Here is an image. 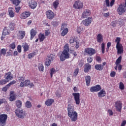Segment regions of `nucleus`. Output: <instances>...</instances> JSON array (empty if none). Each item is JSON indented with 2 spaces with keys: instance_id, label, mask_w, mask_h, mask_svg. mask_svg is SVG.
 Returning <instances> with one entry per match:
<instances>
[{
  "instance_id": "28",
  "label": "nucleus",
  "mask_w": 126,
  "mask_h": 126,
  "mask_svg": "<svg viewBox=\"0 0 126 126\" xmlns=\"http://www.w3.org/2000/svg\"><path fill=\"white\" fill-rule=\"evenodd\" d=\"M35 36H36V31L32 29L31 31V40H32Z\"/></svg>"
},
{
  "instance_id": "29",
  "label": "nucleus",
  "mask_w": 126,
  "mask_h": 126,
  "mask_svg": "<svg viewBox=\"0 0 126 126\" xmlns=\"http://www.w3.org/2000/svg\"><path fill=\"white\" fill-rule=\"evenodd\" d=\"M6 54V49L4 48L1 49L0 51V59L2 56V55L3 57H4V56H5Z\"/></svg>"
},
{
  "instance_id": "41",
  "label": "nucleus",
  "mask_w": 126,
  "mask_h": 126,
  "mask_svg": "<svg viewBox=\"0 0 126 126\" xmlns=\"http://www.w3.org/2000/svg\"><path fill=\"white\" fill-rule=\"evenodd\" d=\"M9 28L10 30H14V28H15V24L14 23H11L9 24Z\"/></svg>"
},
{
  "instance_id": "53",
  "label": "nucleus",
  "mask_w": 126,
  "mask_h": 126,
  "mask_svg": "<svg viewBox=\"0 0 126 126\" xmlns=\"http://www.w3.org/2000/svg\"><path fill=\"white\" fill-rule=\"evenodd\" d=\"M6 80H1L0 81V85H3V84H6Z\"/></svg>"
},
{
  "instance_id": "20",
  "label": "nucleus",
  "mask_w": 126,
  "mask_h": 126,
  "mask_svg": "<svg viewBox=\"0 0 126 126\" xmlns=\"http://www.w3.org/2000/svg\"><path fill=\"white\" fill-rule=\"evenodd\" d=\"M29 16H30V13L28 12H25L21 14V18L22 19H25V18H27Z\"/></svg>"
},
{
  "instance_id": "37",
  "label": "nucleus",
  "mask_w": 126,
  "mask_h": 126,
  "mask_svg": "<svg viewBox=\"0 0 126 126\" xmlns=\"http://www.w3.org/2000/svg\"><path fill=\"white\" fill-rule=\"evenodd\" d=\"M23 47L24 48V52H27L28 50H29V46L27 43H26L23 45Z\"/></svg>"
},
{
  "instance_id": "50",
  "label": "nucleus",
  "mask_w": 126,
  "mask_h": 126,
  "mask_svg": "<svg viewBox=\"0 0 126 126\" xmlns=\"http://www.w3.org/2000/svg\"><path fill=\"white\" fill-rule=\"evenodd\" d=\"M6 55L8 57H10V56L12 55V50H11V49H9V52L6 53Z\"/></svg>"
},
{
  "instance_id": "59",
  "label": "nucleus",
  "mask_w": 126,
  "mask_h": 126,
  "mask_svg": "<svg viewBox=\"0 0 126 126\" xmlns=\"http://www.w3.org/2000/svg\"><path fill=\"white\" fill-rule=\"evenodd\" d=\"M17 51L19 53L21 52V45H18L17 46Z\"/></svg>"
},
{
  "instance_id": "15",
  "label": "nucleus",
  "mask_w": 126,
  "mask_h": 126,
  "mask_svg": "<svg viewBox=\"0 0 126 126\" xmlns=\"http://www.w3.org/2000/svg\"><path fill=\"white\" fill-rule=\"evenodd\" d=\"M30 7L32 9H34L37 6V2L34 0H32L29 2Z\"/></svg>"
},
{
  "instance_id": "61",
  "label": "nucleus",
  "mask_w": 126,
  "mask_h": 126,
  "mask_svg": "<svg viewBox=\"0 0 126 126\" xmlns=\"http://www.w3.org/2000/svg\"><path fill=\"white\" fill-rule=\"evenodd\" d=\"M103 16L104 17H109V16H110V13L107 12V13H104L103 14Z\"/></svg>"
},
{
  "instance_id": "5",
  "label": "nucleus",
  "mask_w": 126,
  "mask_h": 126,
  "mask_svg": "<svg viewBox=\"0 0 126 126\" xmlns=\"http://www.w3.org/2000/svg\"><path fill=\"white\" fill-rule=\"evenodd\" d=\"M126 11V0H125V3L124 5H120L117 9V12L119 15H122Z\"/></svg>"
},
{
  "instance_id": "26",
  "label": "nucleus",
  "mask_w": 126,
  "mask_h": 126,
  "mask_svg": "<svg viewBox=\"0 0 126 126\" xmlns=\"http://www.w3.org/2000/svg\"><path fill=\"white\" fill-rule=\"evenodd\" d=\"M85 80L86 82V85L87 86H89L90 85V82L91 81V77L90 76H87L85 77Z\"/></svg>"
},
{
  "instance_id": "2",
  "label": "nucleus",
  "mask_w": 126,
  "mask_h": 126,
  "mask_svg": "<svg viewBox=\"0 0 126 126\" xmlns=\"http://www.w3.org/2000/svg\"><path fill=\"white\" fill-rule=\"evenodd\" d=\"M68 52H69V46L67 44L64 46V50L60 56L61 62H63L65 61L66 59L69 58V53H68Z\"/></svg>"
},
{
  "instance_id": "46",
  "label": "nucleus",
  "mask_w": 126,
  "mask_h": 126,
  "mask_svg": "<svg viewBox=\"0 0 126 126\" xmlns=\"http://www.w3.org/2000/svg\"><path fill=\"white\" fill-rule=\"evenodd\" d=\"M9 48H10V49H12V50H14V49H15V42H13L12 44H10L9 45Z\"/></svg>"
},
{
  "instance_id": "57",
  "label": "nucleus",
  "mask_w": 126,
  "mask_h": 126,
  "mask_svg": "<svg viewBox=\"0 0 126 126\" xmlns=\"http://www.w3.org/2000/svg\"><path fill=\"white\" fill-rule=\"evenodd\" d=\"M25 78H24V77H19L18 78V80H19V81H20V82H21V81H24V80H25Z\"/></svg>"
},
{
  "instance_id": "60",
  "label": "nucleus",
  "mask_w": 126,
  "mask_h": 126,
  "mask_svg": "<svg viewBox=\"0 0 126 126\" xmlns=\"http://www.w3.org/2000/svg\"><path fill=\"white\" fill-rule=\"evenodd\" d=\"M87 61L90 63H92L93 59H92V58L89 57V58H88Z\"/></svg>"
},
{
  "instance_id": "18",
  "label": "nucleus",
  "mask_w": 126,
  "mask_h": 126,
  "mask_svg": "<svg viewBox=\"0 0 126 126\" xmlns=\"http://www.w3.org/2000/svg\"><path fill=\"white\" fill-rule=\"evenodd\" d=\"M24 83L25 87L30 86L31 88L34 87V84H33V83H31L29 80H26L25 82H24Z\"/></svg>"
},
{
  "instance_id": "47",
  "label": "nucleus",
  "mask_w": 126,
  "mask_h": 126,
  "mask_svg": "<svg viewBox=\"0 0 126 126\" xmlns=\"http://www.w3.org/2000/svg\"><path fill=\"white\" fill-rule=\"evenodd\" d=\"M50 71L51 77H53V74H54L55 72H56V69L52 68L51 69Z\"/></svg>"
},
{
  "instance_id": "34",
  "label": "nucleus",
  "mask_w": 126,
  "mask_h": 126,
  "mask_svg": "<svg viewBox=\"0 0 126 126\" xmlns=\"http://www.w3.org/2000/svg\"><path fill=\"white\" fill-rule=\"evenodd\" d=\"M9 34V32H8V30L5 28L3 30V32H2V36H6V35H8Z\"/></svg>"
},
{
  "instance_id": "6",
  "label": "nucleus",
  "mask_w": 126,
  "mask_h": 126,
  "mask_svg": "<svg viewBox=\"0 0 126 126\" xmlns=\"http://www.w3.org/2000/svg\"><path fill=\"white\" fill-rule=\"evenodd\" d=\"M96 53V50L92 48H86L85 49L84 55H89V56H93Z\"/></svg>"
},
{
  "instance_id": "11",
  "label": "nucleus",
  "mask_w": 126,
  "mask_h": 126,
  "mask_svg": "<svg viewBox=\"0 0 126 126\" xmlns=\"http://www.w3.org/2000/svg\"><path fill=\"white\" fill-rule=\"evenodd\" d=\"M91 22H92V18L89 17L88 19L83 20L82 23H83L85 26H89V25L91 24Z\"/></svg>"
},
{
  "instance_id": "33",
  "label": "nucleus",
  "mask_w": 126,
  "mask_h": 126,
  "mask_svg": "<svg viewBox=\"0 0 126 126\" xmlns=\"http://www.w3.org/2000/svg\"><path fill=\"white\" fill-rule=\"evenodd\" d=\"M40 42H43L45 40V35L43 34H39L38 35Z\"/></svg>"
},
{
  "instance_id": "21",
  "label": "nucleus",
  "mask_w": 126,
  "mask_h": 126,
  "mask_svg": "<svg viewBox=\"0 0 126 126\" xmlns=\"http://www.w3.org/2000/svg\"><path fill=\"white\" fill-rule=\"evenodd\" d=\"M54 102L55 100L54 99H48L45 101V104L46 106L49 107V106H51Z\"/></svg>"
},
{
  "instance_id": "43",
  "label": "nucleus",
  "mask_w": 126,
  "mask_h": 126,
  "mask_svg": "<svg viewBox=\"0 0 126 126\" xmlns=\"http://www.w3.org/2000/svg\"><path fill=\"white\" fill-rule=\"evenodd\" d=\"M121 62H122V56H120L118 59L116 61V65H119V63H121Z\"/></svg>"
},
{
  "instance_id": "9",
  "label": "nucleus",
  "mask_w": 126,
  "mask_h": 126,
  "mask_svg": "<svg viewBox=\"0 0 126 126\" xmlns=\"http://www.w3.org/2000/svg\"><path fill=\"white\" fill-rule=\"evenodd\" d=\"M73 96L76 105L80 104V94L79 93H73Z\"/></svg>"
},
{
  "instance_id": "22",
  "label": "nucleus",
  "mask_w": 126,
  "mask_h": 126,
  "mask_svg": "<svg viewBox=\"0 0 126 126\" xmlns=\"http://www.w3.org/2000/svg\"><path fill=\"white\" fill-rule=\"evenodd\" d=\"M90 69H91V65L89 63H87L85 64L84 67V72H88Z\"/></svg>"
},
{
  "instance_id": "19",
  "label": "nucleus",
  "mask_w": 126,
  "mask_h": 126,
  "mask_svg": "<svg viewBox=\"0 0 126 126\" xmlns=\"http://www.w3.org/2000/svg\"><path fill=\"white\" fill-rule=\"evenodd\" d=\"M115 107L117 110H118V111H119V112H121V111L122 110V102L121 101L116 102Z\"/></svg>"
},
{
  "instance_id": "51",
  "label": "nucleus",
  "mask_w": 126,
  "mask_h": 126,
  "mask_svg": "<svg viewBox=\"0 0 126 126\" xmlns=\"http://www.w3.org/2000/svg\"><path fill=\"white\" fill-rule=\"evenodd\" d=\"M74 41H75V38L74 37H71L69 40L70 44H72L73 43H74Z\"/></svg>"
},
{
  "instance_id": "42",
  "label": "nucleus",
  "mask_w": 126,
  "mask_h": 126,
  "mask_svg": "<svg viewBox=\"0 0 126 126\" xmlns=\"http://www.w3.org/2000/svg\"><path fill=\"white\" fill-rule=\"evenodd\" d=\"M38 67L39 71H44V66L42 64H39L38 65Z\"/></svg>"
},
{
  "instance_id": "55",
  "label": "nucleus",
  "mask_w": 126,
  "mask_h": 126,
  "mask_svg": "<svg viewBox=\"0 0 126 126\" xmlns=\"http://www.w3.org/2000/svg\"><path fill=\"white\" fill-rule=\"evenodd\" d=\"M105 2L106 6H108V7L110 6V0H105Z\"/></svg>"
},
{
  "instance_id": "40",
  "label": "nucleus",
  "mask_w": 126,
  "mask_h": 126,
  "mask_svg": "<svg viewBox=\"0 0 126 126\" xmlns=\"http://www.w3.org/2000/svg\"><path fill=\"white\" fill-rule=\"evenodd\" d=\"M117 24H118V21H114L111 22L110 26L113 28H115L117 27Z\"/></svg>"
},
{
  "instance_id": "36",
  "label": "nucleus",
  "mask_w": 126,
  "mask_h": 126,
  "mask_svg": "<svg viewBox=\"0 0 126 126\" xmlns=\"http://www.w3.org/2000/svg\"><path fill=\"white\" fill-rule=\"evenodd\" d=\"M61 31H62L61 33L62 36H65V35H66L68 32V29L61 30Z\"/></svg>"
},
{
  "instance_id": "7",
  "label": "nucleus",
  "mask_w": 126,
  "mask_h": 126,
  "mask_svg": "<svg viewBox=\"0 0 126 126\" xmlns=\"http://www.w3.org/2000/svg\"><path fill=\"white\" fill-rule=\"evenodd\" d=\"M7 120V115L6 114H1L0 115V125L2 126H4L6 123Z\"/></svg>"
},
{
  "instance_id": "27",
  "label": "nucleus",
  "mask_w": 126,
  "mask_h": 126,
  "mask_svg": "<svg viewBox=\"0 0 126 126\" xmlns=\"http://www.w3.org/2000/svg\"><path fill=\"white\" fill-rule=\"evenodd\" d=\"M96 39L98 43H101V42H103V36L100 33L97 34Z\"/></svg>"
},
{
  "instance_id": "52",
  "label": "nucleus",
  "mask_w": 126,
  "mask_h": 126,
  "mask_svg": "<svg viewBox=\"0 0 126 126\" xmlns=\"http://www.w3.org/2000/svg\"><path fill=\"white\" fill-rule=\"evenodd\" d=\"M115 75H116V72L112 71L110 73V76H111V77H115Z\"/></svg>"
},
{
  "instance_id": "13",
  "label": "nucleus",
  "mask_w": 126,
  "mask_h": 126,
  "mask_svg": "<svg viewBox=\"0 0 126 126\" xmlns=\"http://www.w3.org/2000/svg\"><path fill=\"white\" fill-rule=\"evenodd\" d=\"M100 90H101V86L99 85L92 87L90 88V91H91V92H97L100 91Z\"/></svg>"
},
{
  "instance_id": "63",
  "label": "nucleus",
  "mask_w": 126,
  "mask_h": 126,
  "mask_svg": "<svg viewBox=\"0 0 126 126\" xmlns=\"http://www.w3.org/2000/svg\"><path fill=\"white\" fill-rule=\"evenodd\" d=\"M54 55L51 54L50 56L49 57H48V59L51 60V62L52 61L54 60Z\"/></svg>"
},
{
  "instance_id": "1",
  "label": "nucleus",
  "mask_w": 126,
  "mask_h": 126,
  "mask_svg": "<svg viewBox=\"0 0 126 126\" xmlns=\"http://www.w3.org/2000/svg\"><path fill=\"white\" fill-rule=\"evenodd\" d=\"M68 116L70 118L71 122H76L78 114L74 111V106L72 104H68L67 107Z\"/></svg>"
},
{
  "instance_id": "44",
  "label": "nucleus",
  "mask_w": 126,
  "mask_h": 126,
  "mask_svg": "<svg viewBox=\"0 0 126 126\" xmlns=\"http://www.w3.org/2000/svg\"><path fill=\"white\" fill-rule=\"evenodd\" d=\"M51 62H52V60L51 59H46V62H45V64L47 65V66H49L50 64H51Z\"/></svg>"
},
{
  "instance_id": "58",
  "label": "nucleus",
  "mask_w": 126,
  "mask_h": 126,
  "mask_svg": "<svg viewBox=\"0 0 126 126\" xmlns=\"http://www.w3.org/2000/svg\"><path fill=\"white\" fill-rule=\"evenodd\" d=\"M79 71V69L77 68V69H75L74 72L75 75L78 74Z\"/></svg>"
},
{
  "instance_id": "38",
  "label": "nucleus",
  "mask_w": 126,
  "mask_h": 126,
  "mask_svg": "<svg viewBox=\"0 0 126 126\" xmlns=\"http://www.w3.org/2000/svg\"><path fill=\"white\" fill-rule=\"evenodd\" d=\"M67 25H66V24L63 23L62 24L61 30H64L68 29H67Z\"/></svg>"
},
{
  "instance_id": "12",
  "label": "nucleus",
  "mask_w": 126,
  "mask_h": 126,
  "mask_svg": "<svg viewBox=\"0 0 126 126\" xmlns=\"http://www.w3.org/2000/svg\"><path fill=\"white\" fill-rule=\"evenodd\" d=\"M46 15L48 19L52 20L55 17V13L52 10H48L46 12Z\"/></svg>"
},
{
  "instance_id": "23",
  "label": "nucleus",
  "mask_w": 126,
  "mask_h": 126,
  "mask_svg": "<svg viewBox=\"0 0 126 126\" xmlns=\"http://www.w3.org/2000/svg\"><path fill=\"white\" fill-rule=\"evenodd\" d=\"M9 15L10 17H14L15 12L13 11V8L10 7L8 9Z\"/></svg>"
},
{
  "instance_id": "16",
  "label": "nucleus",
  "mask_w": 126,
  "mask_h": 126,
  "mask_svg": "<svg viewBox=\"0 0 126 126\" xmlns=\"http://www.w3.org/2000/svg\"><path fill=\"white\" fill-rule=\"evenodd\" d=\"M16 99V95L14 93V92L11 91L10 92V97H9V100L11 101H14Z\"/></svg>"
},
{
  "instance_id": "54",
  "label": "nucleus",
  "mask_w": 126,
  "mask_h": 126,
  "mask_svg": "<svg viewBox=\"0 0 126 126\" xmlns=\"http://www.w3.org/2000/svg\"><path fill=\"white\" fill-rule=\"evenodd\" d=\"M82 30H83V28H82V27H79L77 28V31L78 33H80L81 32V31H82Z\"/></svg>"
},
{
  "instance_id": "62",
  "label": "nucleus",
  "mask_w": 126,
  "mask_h": 126,
  "mask_svg": "<svg viewBox=\"0 0 126 126\" xmlns=\"http://www.w3.org/2000/svg\"><path fill=\"white\" fill-rule=\"evenodd\" d=\"M75 48L78 49L79 48V42L76 41Z\"/></svg>"
},
{
  "instance_id": "39",
  "label": "nucleus",
  "mask_w": 126,
  "mask_h": 126,
  "mask_svg": "<svg viewBox=\"0 0 126 126\" xmlns=\"http://www.w3.org/2000/svg\"><path fill=\"white\" fill-rule=\"evenodd\" d=\"M26 108H28V109L31 108V107H32V103H31V102L27 101L26 103Z\"/></svg>"
},
{
  "instance_id": "31",
  "label": "nucleus",
  "mask_w": 126,
  "mask_h": 126,
  "mask_svg": "<svg viewBox=\"0 0 126 126\" xmlns=\"http://www.w3.org/2000/svg\"><path fill=\"white\" fill-rule=\"evenodd\" d=\"M6 75H7L6 77L7 80H11L12 79V75L10 72L7 73Z\"/></svg>"
},
{
  "instance_id": "14",
  "label": "nucleus",
  "mask_w": 126,
  "mask_h": 126,
  "mask_svg": "<svg viewBox=\"0 0 126 126\" xmlns=\"http://www.w3.org/2000/svg\"><path fill=\"white\" fill-rule=\"evenodd\" d=\"M16 83V81H12L11 82L9 83L8 84H7L5 87H3L2 89V91H4V92H6L7 91V89L11 86V85H13V84H15Z\"/></svg>"
},
{
  "instance_id": "64",
  "label": "nucleus",
  "mask_w": 126,
  "mask_h": 126,
  "mask_svg": "<svg viewBox=\"0 0 126 126\" xmlns=\"http://www.w3.org/2000/svg\"><path fill=\"white\" fill-rule=\"evenodd\" d=\"M126 121L124 120L122 122L121 126H126Z\"/></svg>"
},
{
  "instance_id": "4",
  "label": "nucleus",
  "mask_w": 126,
  "mask_h": 126,
  "mask_svg": "<svg viewBox=\"0 0 126 126\" xmlns=\"http://www.w3.org/2000/svg\"><path fill=\"white\" fill-rule=\"evenodd\" d=\"M15 114L17 117L20 119H24V117L26 116L25 112L23 111V110L19 108L16 110Z\"/></svg>"
},
{
  "instance_id": "25",
  "label": "nucleus",
  "mask_w": 126,
  "mask_h": 126,
  "mask_svg": "<svg viewBox=\"0 0 126 126\" xmlns=\"http://www.w3.org/2000/svg\"><path fill=\"white\" fill-rule=\"evenodd\" d=\"M98 96L99 98H102V97L106 96V92L103 90H102L98 93Z\"/></svg>"
},
{
  "instance_id": "56",
  "label": "nucleus",
  "mask_w": 126,
  "mask_h": 126,
  "mask_svg": "<svg viewBox=\"0 0 126 126\" xmlns=\"http://www.w3.org/2000/svg\"><path fill=\"white\" fill-rule=\"evenodd\" d=\"M20 9H21V7H16L15 8L16 12L17 13H18V12H19V10H20Z\"/></svg>"
},
{
  "instance_id": "24",
  "label": "nucleus",
  "mask_w": 126,
  "mask_h": 126,
  "mask_svg": "<svg viewBox=\"0 0 126 126\" xmlns=\"http://www.w3.org/2000/svg\"><path fill=\"white\" fill-rule=\"evenodd\" d=\"M94 67L96 70L99 71L103 70V69L104 68V66L102 64H95Z\"/></svg>"
},
{
  "instance_id": "45",
  "label": "nucleus",
  "mask_w": 126,
  "mask_h": 126,
  "mask_svg": "<svg viewBox=\"0 0 126 126\" xmlns=\"http://www.w3.org/2000/svg\"><path fill=\"white\" fill-rule=\"evenodd\" d=\"M119 88L121 90H124L125 89V85L123 82H121L119 84Z\"/></svg>"
},
{
  "instance_id": "32",
  "label": "nucleus",
  "mask_w": 126,
  "mask_h": 126,
  "mask_svg": "<svg viewBox=\"0 0 126 126\" xmlns=\"http://www.w3.org/2000/svg\"><path fill=\"white\" fill-rule=\"evenodd\" d=\"M16 106L17 108H21V106H22V102L19 100L16 101Z\"/></svg>"
},
{
  "instance_id": "17",
  "label": "nucleus",
  "mask_w": 126,
  "mask_h": 126,
  "mask_svg": "<svg viewBox=\"0 0 126 126\" xmlns=\"http://www.w3.org/2000/svg\"><path fill=\"white\" fill-rule=\"evenodd\" d=\"M25 31H19L18 33V37L19 39H23L25 37Z\"/></svg>"
},
{
  "instance_id": "48",
  "label": "nucleus",
  "mask_w": 126,
  "mask_h": 126,
  "mask_svg": "<svg viewBox=\"0 0 126 126\" xmlns=\"http://www.w3.org/2000/svg\"><path fill=\"white\" fill-rule=\"evenodd\" d=\"M35 55H36V53L35 52L30 54L28 55L29 59H32V58H33L34 56H35Z\"/></svg>"
},
{
  "instance_id": "49",
  "label": "nucleus",
  "mask_w": 126,
  "mask_h": 126,
  "mask_svg": "<svg viewBox=\"0 0 126 126\" xmlns=\"http://www.w3.org/2000/svg\"><path fill=\"white\" fill-rule=\"evenodd\" d=\"M101 50L102 54H104L105 53V44L104 43L101 44Z\"/></svg>"
},
{
  "instance_id": "3",
  "label": "nucleus",
  "mask_w": 126,
  "mask_h": 126,
  "mask_svg": "<svg viewBox=\"0 0 126 126\" xmlns=\"http://www.w3.org/2000/svg\"><path fill=\"white\" fill-rule=\"evenodd\" d=\"M115 42L117 43L116 45L117 54L118 55H121L123 54V53H124V47H123L122 44L120 43V42H121V38L117 37L115 40Z\"/></svg>"
},
{
  "instance_id": "8",
  "label": "nucleus",
  "mask_w": 126,
  "mask_h": 126,
  "mask_svg": "<svg viewBox=\"0 0 126 126\" xmlns=\"http://www.w3.org/2000/svg\"><path fill=\"white\" fill-rule=\"evenodd\" d=\"M73 7L75 9H80L83 7V3L81 1L76 0L73 5Z\"/></svg>"
},
{
  "instance_id": "35",
  "label": "nucleus",
  "mask_w": 126,
  "mask_h": 126,
  "mask_svg": "<svg viewBox=\"0 0 126 126\" xmlns=\"http://www.w3.org/2000/svg\"><path fill=\"white\" fill-rule=\"evenodd\" d=\"M53 6L54 8L56 9V8H58V6L59 4H60V3L59 2V0H56L53 2Z\"/></svg>"
},
{
  "instance_id": "10",
  "label": "nucleus",
  "mask_w": 126,
  "mask_h": 126,
  "mask_svg": "<svg viewBox=\"0 0 126 126\" xmlns=\"http://www.w3.org/2000/svg\"><path fill=\"white\" fill-rule=\"evenodd\" d=\"M91 14V12H90V10L87 9L84 10L82 13V17L83 18H87L88 16H90Z\"/></svg>"
},
{
  "instance_id": "30",
  "label": "nucleus",
  "mask_w": 126,
  "mask_h": 126,
  "mask_svg": "<svg viewBox=\"0 0 126 126\" xmlns=\"http://www.w3.org/2000/svg\"><path fill=\"white\" fill-rule=\"evenodd\" d=\"M12 1L13 4L17 6V5H19V3L21 2V0H11Z\"/></svg>"
}]
</instances>
